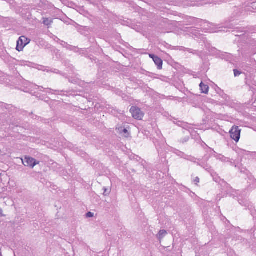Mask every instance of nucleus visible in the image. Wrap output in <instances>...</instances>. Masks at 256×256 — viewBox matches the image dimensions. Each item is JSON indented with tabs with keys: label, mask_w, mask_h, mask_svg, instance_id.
Masks as SVG:
<instances>
[{
	"label": "nucleus",
	"mask_w": 256,
	"mask_h": 256,
	"mask_svg": "<svg viewBox=\"0 0 256 256\" xmlns=\"http://www.w3.org/2000/svg\"><path fill=\"white\" fill-rule=\"evenodd\" d=\"M153 56H156L154 54H150V57L151 58H152V60H154V57Z\"/></svg>",
	"instance_id": "16"
},
{
	"label": "nucleus",
	"mask_w": 256,
	"mask_h": 256,
	"mask_svg": "<svg viewBox=\"0 0 256 256\" xmlns=\"http://www.w3.org/2000/svg\"><path fill=\"white\" fill-rule=\"evenodd\" d=\"M200 90L201 92L205 94H207L208 92L209 86L202 82L200 84Z\"/></svg>",
	"instance_id": "7"
},
{
	"label": "nucleus",
	"mask_w": 256,
	"mask_h": 256,
	"mask_svg": "<svg viewBox=\"0 0 256 256\" xmlns=\"http://www.w3.org/2000/svg\"><path fill=\"white\" fill-rule=\"evenodd\" d=\"M153 56H156L154 54H150V57L151 58H152V60H154V57Z\"/></svg>",
	"instance_id": "15"
},
{
	"label": "nucleus",
	"mask_w": 256,
	"mask_h": 256,
	"mask_svg": "<svg viewBox=\"0 0 256 256\" xmlns=\"http://www.w3.org/2000/svg\"><path fill=\"white\" fill-rule=\"evenodd\" d=\"M48 90L50 92H54V90H52V89H50V88H48Z\"/></svg>",
	"instance_id": "17"
},
{
	"label": "nucleus",
	"mask_w": 256,
	"mask_h": 256,
	"mask_svg": "<svg viewBox=\"0 0 256 256\" xmlns=\"http://www.w3.org/2000/svg\"><path fill=\"white\" fill-rule=\"evenodd\" d=\"M27 40L26 37L21 36L19 38L17 42V46L16 50L20 52L22 50L24 46L28 44V42H24V41Z\"/></svg>",
	"instance_id": "4"
},
{
	"label": "nucleus",
	"mask_w": 256,
	"mask_h": 256,
	"mask_svg": "<svg viewBox=\"0 0 256 256\" xmlns=\"http://www.w3.org/2000/svg\"><path fill=\"white\" fill-rule=\"evenodd\" d=\"M22 164L26 166H30L33 168L35 166L39 164L40 162L34 158L29 156H25L24 158H22Z\"/></svg>",
	"instance_id": "1"
},
{
	"label": "nucleus",
	"mask_w": 256,
	"mask_h": 256,
	"mask_svg": "<svg viewBox=\"0 0 256 256\" xmlns=\"http://www.w3.org/2000/svg\"><path fill=\"white\" fill-rule=\"evenodd\" d=\"M240 130L238 126H233L230 130V137L236 142H238L240 136Z\"/></svg>",
	"instance_id": "3"
},
{
	"label": "nucleus",
	"mask_w": 256,
	"mask_h": 256,
	"mask_svg": "<svg viewBox=\"0 0 256 256\" xmlns=\"http://www.w3.org/2000/svg\"><path fill=\"white\" fill-rule=\"evenodd\" d=\"M130 112L132 117L138 120H142L144 115L140 109L136 106H132L130 109Z\"/></svg>",
	"instance_id": "2"
},
{
	"label": "nucleus",
	"mask_w": 256,
	"mask_h": 256,
	"mask_svg": "<svg viewBox=\"0 0 256 256\" xmlns=\"http://www.w3.org/2000/svg\"><path fill=\"white\" fill-rule=\"evenodd\" d=\"M194 182L196 184H198L200 182V178H198V177H196V178L194 180Z\"/></svg>",
	"instance_id": "14"
},
{
	"label": "nucleus",
	"mask_w": 256,
	"mask_h": 256,
	"mask_svg": "<svg viewBox=\"0 0 256 256\" xmlns=\"http://www.w3.org/2000/svg\"><path fill=\"white\" fill-rule=\"evenodd\" d=\"M72 48V46H68V48L72 50V48Z\"/></svg>",
	"instance_id": "18"
},
{
	"label": "nucleus",
	"mask_w": 256,
	"mask_h": 256,
	"mask_svg": "<svg viewBox=\"0 0 256 256\" xmlns=\"http://www.w3.org/2000/svg\"><path fill=\"white\" fill-rule=\"evenodd\" d=\"M0 212H2V210H0Z\"/></svg>",
	"instance_id": "19"
},
{
	"label": "nucleus",
	"mask_w": 256,
	"mask_h": 256,
	"mask_svg": "<svg viewBox=\"0 0 256 256\" xmlns=\"http://www.w3.org/2000/svg\"><path fill=\"white\" fill-rule=\"evenodd\" d=\"M86 216L87 218H92L94 216V214L92 212H88Z\"/></svg>",
	"instance_id": "13"
},
{
	"label": "nucleus",
	"mask_w": 256,
	"mask_h": 256,
	"mask_svg": "<svg viewBox=\"0 0 256 256\" xmlns=\"http://www.w3.org/2000/svg\"><path fill=\"white\" fill-rule=\"evenodd\" d=\"M216 158H217V159L220 160L222 162H226L228 161L227 160L228 158H226L225 156H222V155L218 156Z\"/></svg>",
	"instance_id": "10"
},
{
	"label": "nucleus",
	"mask_w": 256,
	"mask_h": 256,
	"mask_svg": "<svg viewBox=\"0 0 256 256\" xmlns=\"http://www.w3.org/2000/svg\"><path fill=\"white\" fill-rule=\"evenodd\" d=\"M153 56L154 57V62L155 64L158 66V70H161L162 66V60L160 58L157 56Z\"/></svg>",
	"instance_id": "6"
},
{
	"label": "nucleus",
	"mask_w": 256,
	"mask_h": 256,
	"mask_svg": "<svg viewBox=\"0 0 256 256\" xmlns=\"http://www.w3.org/2000/svg\"><path fill=\"white\" fill-rule=\"evenodd\" d=\"M103 190H104V196H108L110 194V190H109V189L104 187L103 188Z\"/></svg>",
	"instance_id": "11"
},
{
	"label": "nucleus",
	"mask_w": 256,
	"mask_h": 256,
	"mask_svg": "<svg viewBox=\"0 0 256 256\" xmlns=\"http://www.w3.org/2000/svg\"><path fill=\"white\" fill-rule=\"evenodd\" d=\"M52 23V21L50 19L46 18L44 20L43 24L47 26H48L51 24Z\"/></svg>",
	"instance_id": "9"
},
{
	"label": "nucleus",
	"mask_w": 256,
	"mask_h": 256,
	"mask_svg": "<svg viewBox=\"0 0 256 256\" xmlns=\"http://www.w3.org/2000/svg\"><path fill=\"white\" fill-rule=\"evenodd\" d=\"M116 129L118 130L119 134H122L124 137L128 138L129 136L130 133L128 132V130H126V128L123 126H120Z\"/></svg>",
	"instance_id": "5"
},
{
	"label": "nucleus",
	"mask_w": 256,
	"mask_h": 256,
	"mask_svg": "<svg viewBox=\"0 0 256 256\" xmlns=\"http://www.w3.org/2000/svg\"><path fill=\"white\" fill-rule=\"evenodd\" d=\"M234 74L235 76H239L240 75V74H241V72L237 70H234Z\"/></svg>",
	"instance_id": "12"
},
{
	"label": "nucleus",
	"mask_w": 256,
	"mask_h": 256,
	"mask_svg": "<svg viewBox=\"0 0 256 256\" xmlns=\"http://www.w3.org/2000/svg\"><path fill=\"white\" fill-rule=\"evenodd\" d=\"M167 234V232L165 230H160L158 234L156 236L157 238L160 241L163 238H164L166 234Z\"/></svg>",
	"instance_id": "8"
}]
</instances>
